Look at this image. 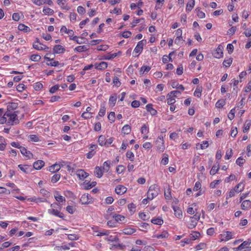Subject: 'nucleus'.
Wrapping results in <instances>:
<instances>
[{
    "instance_id": "f257e3e1",
    "label": "nucleus",
    "mask_w": 251,
    "mask_h": 251,
    "mask_svg": "<svg viewBox=\"0 0 251 251\" xmlns=\"http://www.w3.org/2000/svg\"><path fill=\"white\" fill-rule=\"evenodd\" d=\"M18 111H14L13 113L9 112H5V116L7 117V124L9 125H15L19 123V120L17 117Z\"/></svg>"
},
{
    "instance_id": "f03ea898",
    "label": "nucleus",
    "mask_w": 251,
    "mask_h": 251,
    "mask_svg": "<svg viewBox=\"0 0 251 251\" xmlns=\"http://www.w3.org/2000/svg\"><path fill=\"white\" fill-rule=\"evenodd\" d=\"M159 193V187L156 184L151 185L148 191L147 196L148 199L150 200H152L154 198L156 197Z\"/></svg>"
},
{
    "instance_id": "7ed1b4c3",
    "label": "nucleus",
    "mask_w": 251,
    "mask_h": 251,
    "mask_svg": "<svg viewBox=\"0 0 251 251\" xmlns=\"http://www.w3.org/2000/svg\"><path fill=\"white\" fill-rule=\"evenodd\" d=\"M201 214L196 213L193 217H191V221L188 224L187 226L190 229H192L196 227L197 225L198 221L200 220Z\"/></svg>"
},
{
    "instance_id": "20e7f679",
    "label": "nucleus",
    "mask_w": 251,
    "mask_h": 251,
    "mask_svg": "<svg viewBox=\"0 0 251 251\" xmlns=\"http://www.w3.org/2000/svg\"><path fill=\"white\" fill-rule=\"evenodd\" d=\"M155 145L157 150L160 152H163L165 150V145L164 143L163 137L160 135L155 141Z\"/></svg>"
},
{
    "instance_id": "39448f33",
    "label": "nucleus",
    "mask_w": 251,
    "mask_h": 251,
    "mask_svg": "<svg viewBox=\"0 0 251 251\" xmlns=\"http://www.w3.org/2000/svg\"><path fill=\"white\" fill-rule=\"evenodd\" d=\"M92 198L88 194H83L80 199V201L82 204H88L91 202Z\"/></svg>"
},
{
    "instance_id": "423d86ee",
    "label": "nucleus",
    "mask_w": 251,
    "mask_h": 251,
    "mask_svg": "<svg viewBox=\"0 0 251 251\" xmlns=\"http://www.w3.org/2000/svg\"><path fill=\"white\" fill-rule=\"evenodd\" d=\"M18 106V103L17 102H9L7 106V111L10 113H13Z\"/></svg>"
},
{
    "instance_id": "0eeeda50",
    "label": "nucleus",
    "mask_w": 251,
    "mask_h": 251,
    "mask_svg": "<svg viewBox=\"0 0 251 251\" xmlns=\"http://www.w3.org/2000/svg\"><path fill=\"white\" fill-rule=\"evenodd\" d=\"M146 43V40H143L139 41L135 48L134 50V51L136 53H140L142 52L144 45Z\"/></svg>"
},
{
    "instance_id": "6e6552de",
    "label": "nucleus",
    "mask_w": 251,
    "mask_h": 251,
    "mask_svg": "<svg viewBox=\"0 0 251 251\" xmlns=\"http://www.w3.org/2000/svg\"><path fill=\"white\" fill-rule=\"evenodd\" d=\"M251 244V241H245L243 242L239 246L241 251L244 250V251H251V247L249 246Z\"/></svg>"
},
{
    "instance_id": "1a4fd4ad",
    "label": "nucleus",
    "mask_w": 251,
    "mask_h": 251,
    "mask_svg": "<svg viewBox=\"0 0 251 251\" xmlns=\"http://www.w3.org/2000/svg\"><path fill=\"white\" fill-rule=\"evenodd\" d=\"M127 189L126 187L122 185H118L115 189L116 193L119 195H122L126 192Z\"/></svg>"
},
{
    "instance_id": "9d476101",
    "label": "nucleus",
    "mask_w": 251,
    "mask_h": 251,
    "mask_svg": "<svg viewBox=\"0 0 251 251\" xmlns=\"http://www.w3.org/2000/svg\"><path fill=\"white\" fill-rule=\"evenodd\" d=\"M220 236L221 241H226L232 238V234L230 231H226L225 233L220 234Z\"/></svg>"
},
{
    "instance_id": "9b49d317",
    "label": "nucleus",
    "mask_w": 251,
    "mask_h": 251,
    "mask_svg": "<svg viewBox=\"0 0 251 251\" xmlns=\"http://www.w3.org/2000/svg\"><path fill=\"white\" fill-rule=\"evenodd\" d=\"M33 47L38 50H45L46 51H48L49 50V48L47 47L46 46L41 44V43H39L38 44H36V43L33 44Z\"/></svg>"
},
{
    "instance_id": "f8f14e48",
    "label": "nucleus",
    "mask_w": 251,
    "mask_h": 251,
    "mask_svg": "<svg viewBox=\"0 0 251 251\" xmlns=\"http://www.w3.org/2000/svg\"><path fill=\"white\" fill-rule=\"evenodd\" d=\"M223 47L221 45H219L218 47L216 50V51L214 53V56L217 58H220L223 57Z\"/></svg>"
},
{
    "instance_id": "ddd939ff",
    "label": "nucleus",
    "mask_w": 251,
    "mask_h": 251,
    "mask_svg": "<svg viewBox=\"0 0 251 251\" xmlns=\"http://www.w3.org/2000/svg\"><path fill=\"white\" fill-rule=\"evenodd\" d=\"M48 212L52 215H55L56 216H57L60 218L63 219L64 217V215L63 213L60 212V211H58L57 210H55L54 209H50L48 210Z\"/></svg>"
},
{
    "instance_id": "4468645a",
    "label": "nucleus",
    "mask_w": 251,
    "mask_h": 251,
    "mask_svg": "<svg viewBox=\"0 0 251 251\" xmlns=\"http://www.w3.org/2000/svg\"><path fill=\"white\" fill-rule=\"evenodd\" d=\"M77 177L81 180H83L88 176V174L83 170H79L76 172Z\"/></svg>"
},
{
    "instance_id": "2eb2a0df",
    "label": "nucleus",
    "mask_w": 251,
    "mask_h": 251,
    "mask_svg": "<svg viewBox=\"0 0 251 251\" xmlns=\"http://www.w3.org/2000/svg\"><path fill=\"white\" fill-rule=\"evenodd\" d=\"M62 166V164H54L50 167L49 171L51 173H55L58 171Z\"/></svg>"
},
{
    "instance_id": "dca6fc26",
    "label": "nucleus",
    "mask_w": 251,
    "mask_h": 251,
    "mask_svg": "<svg viewBox=\"0 0 251 251\" xmlns=\"http://www.w3.org/2000/svg\"><path fill=\"white\" fill-rule=\"evenodd\" d=\"M53 51L55 53L60 54L63 53L65 51V49L61 45H55L53 48Z\"/></svg>"
},
{
    "instance_id": "f3484780",
    "label": "nucleus",
    "mask_w": 251,
    "mask_h": 251,
    "mask_svg": "<svg viewBox=\"0 0 251 251\" xmlns=\"http://www.w3.org/2000/svg\"><path fill=\"white\" fill-rule=\"evenodd\" d=\"M20 151L23 155L28 158H30L33 156L32 153L30 151H27L25 147H22L20 149Z\"/></svg>"
},
{
    "instance_id": "a211bd4d",
    "label": "nucleus",
    "mask_w": 251,
    "mask_h": 251,
    "mask_svg": "<svg viewBox=\"0 0 251 251\" xmlns=\"http://www.w3.org/2000/svg\"><path fill=\"white\" fill-rule=\"evenodd\" d=\"M241 207L243 210H246L251 208V201L250 200H245L243 201Z\"/></svg>"
},
{
    "instance_id": "6ab92c4d",
    "label": "nucleus",
    "mask_w": 251,
    "mask_h": 251,
    "mask_svg": "<svg viewBox=\"0 0 251 251\" xmlns=\"http://www.w3.org/2000/svg\"><path fill=\"white\" fill-rule=\"evenodd\" d=\"M45 165V162L41 160H38L33 164V167L36 170H40Z\"/></svg>"
},
{
    "instance_id": "aec40b11",
    "label": "nucleus",
    "mask_w": 251,
    "mask_h": 251,
    "mask_svg": "<svg viewBox=\"0 0 251 251\" xmlns=\"http://www.w3.org/2000/svg\"><path fill=\"white\" fill-rule=\"evenodd\" d=\"M175 216L178 218L182 217V212L180 208L177 206H173Z\"/></svg>"
},
{
    "instance_id": "412c9836",
    "label": "nucleus",
    "mask_w": 251,
    "mask_h": 251,
    "mask_svg": "<svg viewBox=\"0 0 251 251\" xmlns=\"http://www.w3.org/2000/svg\"><path fill=\"white\" fill-rule=\"evenodd\" d=\"M57 3L61 6V8L66 10H69L70 7L65 4V0H57Z\"/></svg>"
},
{
    "instance_id": "4be33fe9",
    "label": "nucleus",
    "mask_w": 251,
    "mask_h": 251,
    "mask_svg": "<svg viewBox=\"0 0 251 251\" xmlns=\"http://www.w3.org/2000/svg\"><path fill=\"white\" fill-rule=\"evenodd\" d=\"M147 110L151 113L152 116L155 115L157 114V111L152 107L151 104H148L146 105Z\"/></svg>"
},
{
    "instance_id": "5701e85b",
    "label": "nucleus",
    "mask_w": 251,
    "mask_h": 251,
    "mask_svg": "<svg viewBox=\"0 0 251 251\" xmlns=\"http://www.w3.org/2000/svg\"><path fill=\"white\" fill-rule=\"evenodd\" d=\"M94 173L95 176L98 177H101L103 175V172L101 168L99 167H96L95 169Z\"/></svg>"
},
{
    "instance_id": "b1692460",
    "label": "nucleus",
    "mask_w": 251,
    "mask_h": 251,
    "mask_svg": "<svg viewBox=\"0 0 251 251\" xmlns=\"http://www.w3.org/2000/svg\"><path fill=\"white\" fill-rule=\"evenodd\" d=\"M195 5V1L194 0H189L187 4L186 10L188 11H191Z\"/></svg>"
},
{
    "instance_id": "393cba45",
    "label": "nucleus",
    "mask_w": 251,
    "mask_h": 251,
    "mask_svg": "<svg viewBox=\"0 0 251 251\" xmlns=\"http://www.w3.org/2000/svg\"><path fill=\"white\" fill-rule=\"evenodd\" d=\"M244 189V185L242 183H239L236 185L233 188L235 190L236 193H239L243 191Z\"/></svg>"
},
{
    "instance_id": "a878e982",
    "label": "nucleus",
    "mask_w": 251,
    "mask_h": 251,
    "mask_svg": "<svg viewBox=\"0 0 251 251\" xmlns=\"http://www.w3.org/2000/svg\"><path fill=\"white\" fill-rule=\"evenodd\" d=\"M153 237L157 239L167 238L168 237V233L166 231H163L161 234L154 235Z\"/></svg>"
},
{
    "instance_id": "bb28decb",
    "label": "nucleus",
    "mask_w": 251,
    "mask_h": 251,
    "mask_svg": "<svg viewBox=\"0 0 251 251\" xmlns=\"http://www.w3.org/2000/svg\"><path fill=\"white\" fill-rule=\"evenodd\" d=\"M151 222L153 224L157 225H159V226H161L163 224V220L161 218H159V217L152 219L151 220Z\"/></svg>"
},
{
    "instance_id": "cd10ccee",
    "label": "nucleus",
    "mask_w": 251,
    "mask_h": 251,
    "mask_svg": "<svg viewBox=\"0 0 251 251\" xmlns=\"http://www.w3.org/2000/svg\"><path fill=\"white\" fill-rule=\"evenodd\" d=\"M18 29L19 30L25 32H28L30 31V28L24 24H20L18 25Z\"/></svg>"
},
{
    "instance_id": "c85d7f7f",
    "label": "nucleus",
    "mask_w": 251,
    "mask_h": 251,
    "mask_svg": "<svg viewBox=\"0 0 251 251\" xmlns=\"http://www.w3.org/2000/svg\"><path fill=\"white\" fill-rule=\"evenodd\" d=\"M88 50V48L87 46H77L75 48L74 50L77 52H82L84 51H86Z\"/></svg>"
},
{
    "instance_id": "c756f323",
    "label": "nucleus",
    "mask_w": 251,
    "mask_h": 251,
    "mask_svg": "<svg viewBox=\"0 0 251 251\" xmlns=\"http://www.w3.org/2000/svg\"><path fill=\"white\" fill-rule=\"evenodd\" d=\"M107 67V63L105 62H101L98 65H96L95 68L99 70H103L106 68Z\"/></svg>"
},
{
    "instance_id": "7c9ffc66",
    "label": "nucleus",
    "mask_w": 251,
    "mask_h": 251,
    "mask_svg": "<svg viewBox=\"0 0 251 251\" xmlns=\"http://www.w3.org/2000/svg\"><path fill=\"white\" fill-rule=\"evenodd\" d=\"M110 162L109 161H105L103 164L102 170L103 172H107L110 169Z\"/></svg>"
},
{
    "instance_id": "2f4dec72",
    "label": "nucleus",
    "mask_w": 251,
    "mask_h": 251,
    "mask_svg": "<svg viewBox=\"0 0 251 251\" xmlns=\"http://www.w3.org/2000/svg\"><path fill=\"white\" fill-rule=\"evenodd\" d=\"M43 12L45 15H52L54 13L53 10L51 9V8H50L49 7H44Z\"/></svg>"
},
{
    "instance_id": "473e14b6",
    "label": "nucleus",
    "mask_w": 251,
    "mask_h": 251,
    "mask_svg": "<svg viewBox=\"0 0 251 251\" xmlns=\"http://www.w3.org/2000/svg\"><path fill=\"white\" fill-rule=\"evenodd\" d=\"M219 170V164L218 163V165L216 166V165H214L212 167V169H211L210 171V174L211 175H214L216 174V173H217L218 170Z\"/></svg>"
},
{
    "instance_id": "72a5a7b5",
    "label": "nucleus",
    "mask_w": 251,
    "mask_h": 251,
    "mask_svg": "<svg viewBox=\"0 0 251 251\" xmlns=\"http://www.w3.org/2000/svg\"><path fill=\"white\" fill-rule=\"evenodd\" d=\"M136 231V230L132 228H126L123 229V233L125 234L130 235Z\"/></svg>"
},
{
    "instance_id": "f704fd0d",
    "label": "nucleus",
    "mask_w": 251,
    "mask_h": 251,
    "mask_svg": "<svg viewBox=\"0 0 251 251\" xmlns=\"http://www.w3.org/2000/svg\"><path fill=\"white\" fill-rule=\"evenodd\" d=\"M130 126L128 125H125L122 128V132L124 134H128L130 133Z\"/></svg>"
},
{
    "instance_id": "c9c22d12",
    "label": "nucleus",
    "mask_w": 251,
    "mask_h": 251,
    "mask_svg": "<svg viewBox=\"0 0 251 251\" xmlns=\"http://www.w3.org/2000/svg\"><path fill=\"white\" fill-rule=\"evenodd\" d=\"M70 40L75 41L78 44H81L84 43L82 41L84 40L83 38H79L76 36H74L72 38H70Z\"/></svg>"
},
{
    "instance_id": "e433bc0d",
    "label": "nucleus",
    "mask_w": 251,
    "mask_h": 251,
    "mask_svg": "<svg viewBox=\"0 0 251 251\" xmlns=\"http://www.w3.org/2000/svg\"><path fill=\"white\" fill-rule=\"evenodd\" d=\"M18 167L19 169L25 173L28 172L29 166L26 165H19Z\"/></svg>"
},
{
    "instance_id": "4c0bfd02",
    "label": "nucleus",
    "mask_w": 251,
    "mask_h": 251,
    "mask_svg": "<svg viewBox=\"0 0 251 251\" xmlns=\"http://www.w3.org/2000/svg\"><path fill=\"white\" fill-rule=\"evenodd\" d=\"M232 62V59L231 58H229L227 59H225L223 64V65L226 67H228L230 66Z\"/></svg>"
},
{
    "instance_id": "58836bf2",
    "label": "nucleus",
    "mask_w": 251,
    "mask_h": 251,
    "mask_svg": "<svg viewBox=\"0 0 251 251\" xmlns=\"http://www.w3.org/2000/svg\"><path fill=\"white\" fill-rule=\"evenodd\" d=\"M226 104V101L224 100H220L217 101L216 103V107L217 108H221L223 107Z\"/></svg>"
},
{
    "instance_id": "ea45409f",
    "label": "nucleus",
    "mask_w": 251,
    "mask_h": 251,
    "mask_svg": "<svg viewBox=\"0 0 251 251\" xmlns=\"http://www.w3.org/2000/svg\"><path fill=\"white\" fill-rule=\"evenodd\" d=\"M105 137L103 135H100L98 139V143L100 145L102 146H104L105 142Z\"/></svg>"
},
{
    "instance_id": "a19ab883",
    "label": "nucleus",
    "mask_w": 251,
    "mask_h": 251,
    "mask_svg": "<svg viewBox=\"0 0 251 251\" xmlns=\"http://www.w3.org/2000/svg\"><path fill=\"white\" fill-rule=\"evenodd\" d=\"M41 57L39 54H32L30 56V59L34 62H38L40 60Z\"/></svg>"
},
{
    "instance_id": "79ce46f5",
    "label": "nucleus",
    "mask_w": 251,
    "mask_h": 251,
    "mask_svg": "<svg viewBox=\"0 0 251 251\" xmlns=\"http://www.w3.org/2000/svg\"><path fill=\"white\" fill-rule=\"evenodd\" d=\"M251 125V124L250 121H246L244 124V128L243 129V132L244 133L247 132L249 130Z\"/></svg>"
},
{
    "instance_id": "37998d69",
    "label": "nucleus",
    "mask_w": 251,
    "mask_h": 251,
    "mask_svg": "<svg viewBox=\"0 0 251 251\" xmlns=\"http://www.w3.org/2000/svg\"><path fill=\"white\" fill-rule=\"evenodd\" d=\"M151 70V67L147 66H143L140 68V72L143 74L145 72H148Z\"/></svg>"
},
{
    "instance_id": "c03bdc74",
    "label": "nucleus",
    "mask_w": 251,
    "mask_h": 251,
    "mask_svg": "<svg viewBox=\"0 0 251 251\" xmlns=\"http://www.w3.org/2000/svg\"><path fill=\"white\" fill-rule=\"evenodd\" d=\"M28 139L30 141L37 142L39 141L38 137L36 135L32 134L28 136Z\"/></svg>"
},
{
    "instance_id": "a18cd8bd",
    "label": "nucleus",
    "mask_w": 251,
    "mask_h": 251,
    "mask_svg": "<svg viewBox=\"0 0 251 251\" xmlns=\"http://www.w3.org/2000/svg\"><path fill=\"white\" fill-rule=\"evenodd\" d=\"M126 156L127 158H129L130 161H133L134 159V155L133 152L131 151H128L126 153Z\"/></svg>"
},
{
    "instance_id": "49530a36",
    "label": "nucleus",
    "mask_w": 251,
    "mask_h": 251,
    "mask_svg": "<svg viewBox=\"0 0 251 251\" xmlns=\"http://www.w3.org/2000/svg\"><path fill=\"white\" fill-rule=\"evenodd\" d=\"M55 200L59 202H62L65 201V199L63 196L57 194L54 196Z\"/></svg>"
},
{
    "instance_id": "de8ad7c7",
    "label": "nucleus",
    "mask_w": 251,
    "mask_h": 251,
    "mask_svg": "<svg viewBox=\"0 0 251 251\" xmlns=\"http://www.w3.org/2000/svg\"><path fill=\"white\" fill-rule=\"evenodd\" d=\"M235 108H232L229 112L228 115V118L230 120H232L235 116Z\"/></svg>"
},
{
    "instance_id": "09e8293b",
    "label": "nucleus",
    "mask_w": 251,
    "mask_h": 251,
    "mask_svg": "<svg viewBox=\"0 0 251 251\" xmlns=\"http://www.w3.org/2000/svg\"><path fill=\"white\" fill-rule=\"evenodd\" d=\"M92 113H88L87 112H84L81 114V117L85 119H90L92 117Z\"/></svg>"
},
{
    "instance_id": "8fccbe9b",
    "label": "nucleus",
    "mask_w": 251,
    "mask_h": 251,
    "mask_svg": "<svg viewBox=\"0 0 251 251\" xmlns=\"http://www.w3.org/2000/svg\"><path fill=\"white\" fill-rule=\"evenodd\" d=\"M60 178V175L56 174L52 176L51 181L52 183H55L59 180Z\"/></svg>"
},
{
    "instance_id": "3c124183",
    "label": "nucleus",
    "mask_w": 251,
    "mask_h": 251,
    "mask_svg": "<svg viewBox=\"0 0 251 251\" xmlns=\"http://www.w3.org/2000/svg\"><path fill=\"white\" fill-rule=\"evenodd\" d=\"M117 100V97L116 96H111L109 98V103L110 104H112V106H114Z\"/></svg>"
},
{
    "instance_id": "603ef678",
    "label": "nucleus",
    "mask_w": 251,
    "mask_h": 251,
    "mask_svg": "<svg viewBox=\"0 0 251 251\" xmlns=\"http://www.w3.org/2000/svg\"><path fill=\"white\" fill-rule=\"evenodd\" d=\"M106 111V108L104 106L101 105L100 109L99 112V116L100 117H103L105 115Z\"/></svg>"
},
{
    "instance_id": "864d4df0",
    "label": "nucleus",
    "mask_w": 251,
    "mask_h": 251,
    "mask_svg": "<svg viewBox=\"0 0 251 251\" xmlns=\"http://www.w3.org/2000/svg\"><path fill=\"white\" fill-rule=\"evenodd\" d=\"M113 217L115 218L116 223L119 222L123 221L125 219V217L120 215L113 216Z\"/></svg>"
},
{
    "instance_id": "5fc2aeb1",
    "label": "nucleus",
    "mask_w": 251,
    "mask_h": 251,
    "mask_svg": "<svg viewBox=\"0 0 251 251\" xmlns=\"http://www.w3.org/2000/svg\"><path fill=\"white\" fill-rule=\"evenodd\" d=\"M149 131V127L146 126V125H144L141 129V132L142 134H147L148 133Z\"/></svg>"
},
{
    "instance_id": "6e6d98bb",
    "label": "nucleus",
    "mask_w": 251,
    "mask_h": 251,
    "mask_svg": "<svg viewBox=\"0 0 251 251\" xmlns=\"http://www.w3.org/2000/svg\"><path fill=\"white\" fill-rule=\"evenodd\" d=\"M167 103L169 105H172L176 102V100L172 96H170V97H167Z\"/></svg>"
},
{
    "instance_id": "4d7b16f0",
    "label": "nucleus",
    "mask_w": 251,
    "mask_h": 251,
    "mask_svg": "<svg viewBox=\"0 0 251 251\" xmlns=\"http://www.w3.org/2000/svg\"><path fill=\"white\" fill-rule=\"evenodd\" d=\"M232 155V150L231 149H228L226 153V155L225 156L226 159H229Z\"/></svg>"
},
{
    "instance_id": "13d9d810",
    "label": "nucleus",
    "mask_w": 251,
    "mask_h": 251,
    "mask_svg": "<svg viewBox=\"0 0 251 251\" xmlns=\"http://www.w3.org/2000/svg\"><path fill=\"white\" fill-rule=\"evenodd\" d=\"M181 94L180 92L178 91H171L170 93L167 95V97H170V96H172L173 97H176L178 95H180Z\"/></svg>"
},
{
    "instance_id": "bf43d9fd",
    "label": "nucleus",
    "mask_w": 251,
    "mask_h": 251,
    "mask_svg": "<svg viewBox=\"0 0 251 251\" xmlns=\"http://www.w3.org/2000/svg\"><path fill=\"white\" fill-rule=\"evenodd\" d=\"M169 158L168 155L166 154H164V157L161 160V163L163 165H166L168 163Z\"/></svg>"
},
{
    "instance_id": "052dcab7",
    "label": "nucleus",
    "mask_w": 251,
    "mask_h": 251,
    "mask_svg": "<svg viewBox=\"0 0 251 251\" xmlns=\"http://www.w3.org/2000/svg\"><path fill=\"white\" fill-rule=\"evenodd\" d=\"M245 162V160L242 158L241 157H239L237 158L236 161V163L237 165L241 166Z\"/></svg>"
},
{
    "instance_id": "680f3d73",
    "label": "nucleus",
    "mask_w": 251,
    "mask_h": 251,
    "mask_svg": "<svg viewBox=\"0 0 251 251\" xmlns=\"http://www.w3.org/2000/svg\"><path fill=\"white\" fill-rule=\"evenodd\" d=\"M125 170V168L123 165H119L116 169V171H117V173H118L119 174L123 173Z\"/></svg>"
},
{
    "instance_id": "e2e57ef3",
    "label": "nucleus",
    "mask_w": 251,
    "mask_h": 251,
    "mask_svg": "<svg viewBox=\"0 0 251 251\" xmlns=\"http://www.w3.org/2000/svg\"><path fill=\"white\" fill-rule=\"evenodd\" d=\"M117 56V53H108L105 57V59L111 60Z\"/></svg>"
},
{
    "instance_id": "0e129e2a",
    "label": "nucleus",
    "mask_w": 251,
    "mask_h": 251,
    "mask_svg": "<svg viewBox=\"0 0 251 251\" xmlns=\"http://www.w3.org/2000/svg\"><path fill=\"white\" fill-rule=\"evenodd\" d=\"M201 185L200 182L197 181L196 182L195 186L193 188V190L194 191H197L200 190L201 188Z\"/></svg>"
},
{
    "instance_id": "69168bd1",
    "label": "nucleus",
    "mask_w": 251,
    "mask_h": 251,
    "mask_svg": "<svg viewBox=\"0 0 251 251\" xmlns=\"http://www.w3.org/2000/svg\"><path fill=\"white\" fill-rule=\"evenodd\" d=\"M201 89L200 88H197L194 93V95L196 97L200 98L201 97Z\"/></svg>"
},
{
    "instance_id": "338daca9",
    "label": "nucleus",
    "mask_w": 251,
    "mask_h": 251,
    "mask_svg": "<svg viewBox=\"0 0 251 251\" xmlns=\"http://www.w3.org/2000/svg\"><path fill=\"white\" fill-rule=\"evenodd\" d=\"M196 10H197V15L200 18H203L205 17V15L204 12L200 10L199 9L197 8Z\"/></svg>"
},
{
    "instance_id": "774afa93",
    "label": "nucleus",
    "mask_w": 251,
    "mask_h": 251,
    "mask_svg": "<svg viewBox=\"0 0 251 251\" xmlns=\"http://www.w3.org/2000/svg\"><path fill=\"white\" fill-rule=\"evenodd\" d=\"M43 87V85L40 82H37L34 85V88L35 90H39Z\"/></svg>"
}]
</instances>
